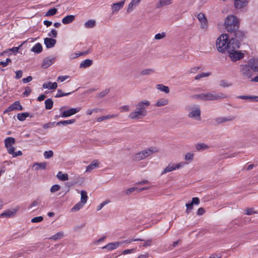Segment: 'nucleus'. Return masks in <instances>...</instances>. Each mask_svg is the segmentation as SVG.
Masks as SVG:
<instances>
[{"mask_svg":"<svg viewBox=\"0 0 258 258\" xmlns=\"http://www.w3.org/2000/svg\"><path fill=\"white\" fill-rule=\"evenodd\" d=\"M225 253L224 252H223L222 253H215L212 256H210L209 258H221L223 256H224L223 254ZM226 256H225V257Z\"/></svg>","mask_w":258,"mask_h":258,"instance_id":"680f3d73","label":"nucleus"},{"mask_svg":"<svg viewBox=\"0 0 258 258\" xmlns=\"http://www.w3.org/2000/svg\"><path fill=\"white\" fill-rule=\"evenodd\" d=\"M175 165H174L172 163L169 164L168 166H167L162 172V174L166 173L169 172H171L174 170H176Z\"/></svg>","mask_w":258,"mask_h":258,"instance_id":"7c9ffc66","label":"nucleus"},{"mask_svg":"<svg viewBox=\"0 0 258 258\" xmlns=\"http://www.w3.org/2000/svg\"><path fill=\"white\" fill-rule=\"evenodd\" d=\"M33 116L34 115L33 114H30L27 112L18 113L17 114V118L21 121H24L27 117H33Z\"/></svg>","mask_w":258,"mask_h":258,"instance_id":"6ab92c4d","label":"nucleus"},{"mask_svg":"<svg viewBox=\"0 0 258 258\" xmlns=\"http://www.w3.org/2000/svg\"><path fill=\"white\" fill-rule=\"evenodd\" d=\"M157 89L165 92V93H168L169 92V89L167 86H164L163 84H158L156 86Z\"/></svg>","mask_w":258,"mask_h":258,"instance_id":"c9c22d12","label":"nucleus"},{"mask_svg":"<svg viewBox=\"0 0 258 258\" xmlns=\"http://www.w3.org/2000/svg\"><path fill=\"white\" fill-rule=\"evenodd\" d=\"M235 118L233 116H228V117H217L215 119V121L218 124H221L224 122L230 121L234 120Z\"/></svg>","mask_w":258,"mask_h":258,"instance_id":"f3484780","label":"nucleus"},{"mask_svg":"<svg viewBox=\"0 0 258 258\" xmlns=\"http://www.w3.org/2000/svg\"><path fill=\"white\" fill-rule=\"evenodd\" d=\"M71 94V92L69 93H63L62 90L60 89L57 90V92L55 96V97L56 98H60L63 96H66L70 95Z\"/></svg>","mask_w":258,"mask_h":258,"instance_id":"79ce46f5","label":"nucleus"},{"mask_svg":"<svg viewBox=\"0 0 258 258\" xmlns=\"http://www.w3.org/2000/svg\"><path fill=\"white\" fill-rule=\"evenodd\" d=\"M42 86L44 89H55L57 87V84L56 82H48L47 83L43 84Z\"/></svg>","mask_w":258,"mask_h":258,"instance_id":"a878e982","label":"nucleus"},{"mask_svg":"<svg viewBox=\"0 0 258 258\" xmlns=\"http://www.w3.org/2000/svg\"><path fill=\"white\" fill-rule=\"evenodd\" d=\"M60 186L58 184H54L52 185L50 188V191L51 192H55L58 191L60 189Z\"/></svg>","mask_w":258,"mask_h":258,"instance_id":"4d7b16f0","label":"nucleus"},{"mask_svg":"<svg viewBox=\"0 0 258 258\" xmlns=\"http://www.w3.org/2000/svg\"><path fill=\"white\" fill-rule=\"evenodd\" d=\"M194 154L192 153L188 152L185 154L184 159L186 164L191 163L194 159Z\"/></svg>","mask_w":258,"mask_h":258,"instance_id":"2f4dec72","label":"nucleus"},{"mask_svg":"<svg viewBox=\"0 0 258 258\" xmlns=\"http://www.w3.org/2000/svg\"><path fill=\"white\" fill-rule=\"evenodd\" d=\"M232 85L231 83L227 82L225 80H221L220 82V86L222 87H228Z\"/></svg>","mask_w":258,"mask_h":258,"instance_id":"3c124183","label":"nucleus"},{"mask_svg":"<svg viewBox=\"0 0 258 258\" xmlns=\"http://www.w3.org/2000/svg\"><path fill=\"white\" fill-rule=\"evenodd\" d=\"M158 151L157 149L155 147H151L147 149L144 150L141 152L143 154L144 157L146 158L152 154L156 153Z\"/></svg>","mask_w":258,"mask_h":258,"instance_id":"4468645a","label":"nucleus"},{"mask_svg":"<svg viewBox=\"0 0 258 258\" xmlns=\"http://www.w3.org/2000/svg\"><path fill=\"white\" fill-rule=\"evenodd\" d=\"M255 213L256 212L254 211L253 208H248L245 210V214L247 215H251Z\"/></svg>","mask_w":258,"mask_h":258,"instance_id":"bf43d9fd","label":"nucleus"},{"mask_svg":"<svg viewBox=\"0 0 258 258\" xmlns=\"http://www.w3.org/2000/svg\"><path fill=\"white\" fill-rule=\"evenodd\" d=\"M124 3L125 0H121L118 3L113 4L111 6L112 13H115L117 12L123 7Z\"/></svg>","mask_w":258,"mask_h":258,"instance_id":"ddd939ff","label":"nucleus"},{"mask_svg":"<svg viewBox=\"0 0 258 258\" xmlns=\"http://www.w3.org/2000/svg\"><path fill=\"white\" fill-rule=\"evenodd\" d=\"M200 69L199 67H195L190 68L188 70L187 73L188 74H195Z\"/></svg>","mask_w":258,"mask_h":258,"instance_id":"864d4df0","label":"nucleus"},{"mask_svg":"<svg viewBox=\"0 0 258 258\" xmlns=\"http://www.w3.org/2000/svg\"><path fill=\"white\" fill-rule=\"evenodd\" d=\"M16 213V211H11L8 210L0 215V217H11L12 216L15 215Z\"/></svg>","mask_w":258,"mask_h":258,"instance_id":"4c0bfd02","label":"nucleus"},{"mask_svg":"<svg viewBox=\"0 0 258 258\" xmlns=\"http://www.w3.org/2000/svg\"><path fill=\"white\" fill-rule=\"evenodd\" d=\"M55 60L54 58H50L47 57L43 59L42 67L43 68H47L52 65Z\"/></svg>","mask_w":258,"mask_h":258,"instance_id":"dca6fc26","label":"nucleus"},{"mask_svg":"<svg viewBox=\"0 0 258 258\" xmlns=\"http://www.w3.org/2000/svg\"><path fill=\"white\" fill-rule=\"evenodd\" d=\"M145 159L143 156V154L141 152L138 153L134 155L133 156V160L135 161H139Z\"/></svg>","mask_w":258,"mask_h":258,"instance_id":"a19ab883","label":"nucleus"},{"mask_svg":"<svg viewBox=\"0 0 258 258\" xmlns=\"http://www.w3.org/2000/svg\"><path fill=\"white\" fill-rule=\"evenodd\" d=\"M196 148L198 151H202L208 149L209 147L204 143H199L196 145Z\"/></svg>","mask_w":258,"mask_h":258,"instance_id":"c756f323","label":"nucleus"},{"mask_svg":"<svg viewBox=\"0 0 258 258\" xmlns=\"http://www.w3.org/2000/svg\"><path fill=\"white\" fill-rule=\"evenodd\" d=\"M81 109V108L80 107L72 108L69 110L62 111L58 116L63 118L68 117L79 112Z\"/></svg>","mask_w":258,"mask_h":258,"instance_id":"6e6552de","label":"nucleus"},{"mask_svg":"<svg viewBox=\"0 0 258 258\" xmlns=\"http://www.w3.org/2000/svg\"><path fill=\"white\" fill-rule=\"evenodd\" d=\"M194 204L191 202L186 204L185 206L186 207V212L189 213V211L193 209Z\"/></svg>","mask_w":258,"mask_h":258,"instance_id":"0e129e2a","label":"nucleus"},{"mask_svg":"<svg viewBox=\"0 0 258 258\" xmlns=\"http://www.w3.org/2000/svg\"><path fill=\"white\" fill-rule=\"evenodd\" d=\"M81 202L83 204H85L88 200V196L87 194V192L85 190H82L81 192Z\"/></svg>","mask_w":258,"mask_h":258,"instance_id":"58836bf2","label":"nucleus"},{"mask_svg":"<svg viewBox=\"0 0 258 258\" xmlns=\"http://www.w3.org/2000/svg\"><path fill=\"white\" fill-rule=\"evenodd\" d=\"M173 0H160L156 4V8H160L172 3Z\"/></svg>","mask_w":258,"mask_h":258,"instance_id":"b1692460","label":"nucleus"},{"mask_svg":"<svg viewBox=\"0 0 258 258\" xmlns=\"http://www.w3.org/2000/svg\"><path fill=\"white\" fill-rule=\"evenodd\" d=\"M248 63L250 65L252 68L253 72H258V59L257 58H252L250 59Z\"/></svg>","mask_w":258,"mask_h":258,"instance_id":"a211bd4d","label":"nucleus"},{"mask_svg":"<svg viewBox=\"0 0 258 258\" xmlns=\"http://www.w3.org/2000/svg\"><path fill=\"white\" fill-rule=\"evenodd\" d=\"M150 105L148 100H143L138 102L136 105V110L131 112L128 117L133 119H141L147 114L146 108Z\"/></svg>","mask_w":258,"mask_h":258,"instance_id":"7ed1b4c3","label":"nucleus"},{"mask_svg":"<svg viewBox=\"0 0 258 258\" xmlns=\"http://www.w3.org/2000/svg\"><path fill=\"white\" fill-rule=\"evenodd\" d=\"M192 204L198 205L200 204V199L197 197H195L192 199V201L191 202Z\"/></svg>","mask_w":258,"mask_h":258,"instance_id":"338daca9","label":"nucleus"},{"mask_svg":"<svg viewBox=\"0 0 258 258\" xmlns=\"http://www.w3.org/2000/svg\"><path fill=\"white\" fill-rule=\"evenodd\" d=\"M197 18L201 23V28L203 29H207L208 27V21L205 14L200 13L198 15Z\"/></svg>","mask_w":258,"mask_h":258,"instance_id":"9b49d317","label":"nucleus"},{"mask_svg":"<svg viewBox=\"0 0 258 258\" xmlns=\"http://www.w3.org/2000/svg\"><path fill=\"white\" fill-rule=\"evenodd\" d=\"M238 98L241 99H249L251 101H253L255 102H258V96H245V95H241L238 97Z\"/></svg>","mask_w":258,"mask_h":258,"instance_id":"c85d7f7f","label":"nucleus"},{"mask_svg":"<svg viewBox=\"0 0 258 258\" xmlns=\"http://www.w3.org/2000/svg\"><path fill=\"white\" fill-rule=\"evenodd\" d=\"M44 42L47 48H50L55 45L56 41L52 38H44Z\"/></svg>","mask_w":258,"mask_h":258,"instance_id":"2eb2a0df","label":"nucleus"},{"mask_svg":"<svg viewBox=\"0 0 258 258\" xmlns=\"http://www.w3.org/2000/svg\"><path fill=\"white\" fill-rule=\"evenodd\" d=\"M75 19V16L74 15H68L62 19V23L63 24H69L73 22Z\"/></svg>","mask_w":258,"mask_h":258,"instance_id":"aec40b11","label":"nucleus"},{"mask_svg":"<svg viewBox=\"0 0 258 258\" xmlns=\"http://www.w3.org/2000/svg\"><path fill=\"white\" fill-rule=\"evenodd\" d=\"M99 164L97 162L93 161L87 166L86 172H90L93 169L98 167Z\"/></svg>","mask_w":258,"mask_h":258,"instance_id":"cd10ccee","label":"nucleus"},{"mask_svg":"<svg viewBox=\"0 0 258 258\" xmlns=\"http://www.w3.org/2000/svg\"><path fill=\"white\" fill-rule=\"evenodd\" d=\"M165 36L166 33L165 32H162V33H158L155 35V39L157 40H159L164 38Z\"/></svg>","mask_w":258,"mask_h":258,"instance_id":"5fc2aeb1","label":"nucleus"},{"mask_svg":"<svg viewBox=\"0 0 258 258\" xmlns=\"http://www.w3.org/2000/svg\"><path fill=\"white\" fill-rule=\"evenodd\" d=\"M69 77L68 76H60L58 77L57 81L60 82L64 81L67 79Z\"/></svg>","mask_w":258,"mask_h":258,"instance_id":"69168bd1","label":"nucleus"},{"mask_svg":"<svg viewBox=\"0 0 258 258\" xmlns=\"http://www.w3.org/2000/svg\"><path fill=\"white\" fill-rule=\"evenodd\" d=\"M224 26L226 33L232 38V41L234 39L239 41H243L245 38V33L239 29V21L237 17L234 15H229L225 19Z\"/></svg>","mask_w":258,"mask_h":258,"instance_id":"f257e3e1","label":"nucleus"},{"mask_svg":"<svg viewBox=\"0 0 258 258\" xmlns=\"http://www.w3.org/2000/svg\"><path fill=\"white\" fill-rule=\"evenodd\" d=\"M31 51L39 54L42 51V46L40 43H37L34 46L31 48Z\"/></svg>","mask_w":258,"mask_h":258,"instance_id":"393cba45","label":"nucleus"},{"mask_svg":"<svg viewBox=\"0 0 258 258\" xmlns=\"http://www.w3.org/2000/svg\"><path fill=\"white\" fill-rule=\"evenodd\" d=\"M53 105V102L50 98L47 99L45 101V107L46 109H51Z\"/></svg>","mask_w":258,"mask_h":258,"instance_id":"e433bc0d","label":"nucleus"},{"mask_svg":"<svg viewBox=\"0 0 258 258\" xmlns=\"http://www.w3.org/2000/svg\"><path fill=\"white\" fill-rule=\"evenodd\" d=\"M225 94L222 93H215L214 92L207 93H202L197 95V98L204 101H213L226 98Z\"/></svg>","mask_w":258,"mask_h":258,"instance_id":"20e7f679","label":"nucleus"},{"mask_svg":"<svg viewBox=\"0 0 258 258\" xmlns=\"http://www.w3.org/2000/svg\"><path fill=\"white\" fill-rule=\"evenodd\" d=\"M23 72L21 70H19L16 72L15 78L17 79H20L22 77Z\"/></svg>","mask_w":258,"mask_h":258,"instance_id":"774afa93","label":"nucleus"},{"mask_svg":"<svg viewBox=\"0 0 258 258\" xmlns=\"http://www.w3.org/2000/svg\"><path fill=\"white\" fill-rule=\"evenodd\" d=\"M186 110L188 112V117L198 120H201V111L199 105L188 106L186 107Z\"/></svg>","mask_w":258,"mask_h":258,"instance_id":"39448f33","label":"nucleus"},{"mask_svg":"<svg viewBox=\"0 0 258 258\" xmlns=\"http://www.w3.org/2000/svg\"><path fill=\"white\" fill-rule=\"evenodd\" d=\"M55 124H56V122H48V123L43 124V127L44 129H47L48 128H52L54 126Z\"/></svg>","mask_w":258,"mask_h":258,"instance_id":"603ef678","label":"nucleus"},{"mask_svg":"<svg viewBox=\"0 0 258 258\" xmlns=\"http://www.w3.org/2000/svg\"><path fill=\"white\" fill-rule=\"evenodd\" d=\"M96 21L94 20H89L86 22L84 24V27L86 28H92L95 27Z\"/></svg>","mask_w":258,"mask_h":258,"instance_id":"72a5a7b5","label":"nucleus"},{"mask_svg":"<svg viewBox=\"0 0 258 258\" xmlns=\"http://www.w3.org/2000/svg\"><path fill=\"white\" fill-rule=\"evenodd\" d=\"M168 103V100L166 98H162L159 100L155 104V106L161 107L167 105Z\"/></svg>","mask_w":258,"mask_h":258,"instance_id":"f704fd0d","label":"nucleus"},{"mask_svg":"<svg viewBox=\"0 0 258 258\" xmlns=\"http://www.w3.org/2000/svg\"><path fill=\"white\" fill-rule=\"evenodd\" d=\"M84 204L81 203V202L78 203L77 204L74 206L72 209V211H79L84 205Z\"/></svg>","mask_w":258,"mask_h":258,"instance_id":"49530a36","label":"nucleus"},{"mask_svg":"<svg viewBox=\"0 0 258 258\" xmlns=\"http://www.w3.org/2000/svg\"><path fill=\"white\" fill-rule=\"evenodd\" d=\"M47 166V163L44 162L42 163H35L33 165V167L35 168L36 170L40 169L45 170Z\"/></svg>","mask_w":258,"mask_h":258,"instance_id":"412c9836","label":"nucleus"},{"mask_svg":"<svg viewBox=\"0 0 258 258\" xmlns=\"http://www.w3.org/2000/svg\"><path fill=\"white\" fill-rule=\"evenodd\" d=\"M57 178L62 181H65L68 179V175L67 173H63L61 171H59L56 175Z\"/></svg>","mask_w":258,"mask_h":258,"instance_id":"473e14b6","label":"nucleus"},{"mask_svg":"<svg viewBox=\"0 0 258 258\" xmlns=\"http://www.w3.org/2000/svg\"><path fill=\"white\" fill-rule=\"evenodd\" d=\"M15 143V140L13 137H8L5 140V147L13 146Z\"/></svg>","mask_w":258,"mask_h":258,"instance_id":"bb28decb","label":"nucleus"},{"mask_svg":"<svg viewBox=\"0 0 258 258\" xmlns=\"http://www.w3.org/2000/svg\"><path fill=\"white\" fill-rule=\"evenodd\" d=\"M10 62H11V59L9 58H7L5 61H0V65L2 66L3 67H6Z\"/></svg>","mask_w":258,"mask_h":258,"instance_id":"6e6d98bb","label":"nucleus"},{"mask_svg":"<svg viewBox=\"0 0 258 258\" xmlns=\"http://www.w3.org/2000/svg\"><path fill=\"white\" fill-rule=\"evenodd\" d=\"M232 38L226 34H222L217 39L216 45L217 50L221 53L229 51L230 49H238L242 41L234 39L232 41Z\"/></svg>","mask_w":258,"mask_h":258,"instance_id":"f03ea898","label":"nucleus"},{"mask_svg":"<svg viewBox=\"0 0 258 258\" xmlns=\"http://www.w3.org/2000/svg\"><path fill=\"white\" fill-rule=\"evenodd\" d=\"M253 71L252 68L249 64L240 66V73L244 78H250L252 76Z\"/></svg>","mask_w":258,"mask_h":258,"instance_id":"423d86ee","label":"nucleus"},{"mask_svg":"<svg viewBox=\"0 0 258 258\" xmlns=\"http://www.w3.org/2000/svg\"><path fill=\"white\" fill-rule=\"evenodd\" d=\"M211 74V72H209V73H202L198 74L195 77V79L196 80H200V79H201L202 78L208 77V76H210Z\"/></svg>","mask_w":258,"mask_h":258,"instance_id":"37998d69","label":"nucleus"},{"mask_svg":"<svg viewBox=\"0 0 258 258\" xmlns=\"http://www.w3.org/2000/svg\"><path fill=\"white\" fill-rule=\"evenodd\" d=\"M109 90L108 89H105L103 90V91L99 93V94H98V97L99 98H103L109 93Z\"/></svg>","mask_w":258,"mask_h":258,"instance_id":"13d9d810","label":"nucleus"},{"mask_svg":"<svg viewBox=\"0 0 258 258\" xmlns=\"http://www.w3.org/2000/svg\"><path fill=\"white\" fill-rule=\"evenodd\" d=\"M137 6V5L135 3H133V1H131V2L129 4L128 6L127 12L131 13L134 10V8Z\"/></svg>","mask_w":258,"mask_h":258,"instance_id":"de8ad7c7","label":"nucleus"},{"mask_svg":"<svg viewBox=\"0 0 258 258\" xmlns=\"http://www.w3.org/2000/svg\"><path fill=\"white\" fill-rule=\"evenodd\" d=\"M76 122L75 119H71L69 120H65L59 121L57 122H56V125L58 126L63 125L66 126L68 124H73Z\"/></svg>","mask_w":258,"mask_h":258,"instance_id":"4be33fe9","label":"nucleus"},{"mask_svg":"<svg viewBox=\"0 0 258 258\" xmlns=\"http://www.w3.org/2000/svg\"><path fill=\"white\" fill-rule=\"evenodd\" d=\"M57 10L55 8H52L49 10L45 14V16H53L56 14Z\"/></svg>","mask_w":258,"mask_h":258,"instance_id":"c03bdc74","label":"nucleus"},{"mask_svg":"<svg viewBox=\"0 0 258 258\" xmlns=\"http://www.w3.org/2000/svg\"><path fill=\"white\" fill-rule=\"evenodd\" d=\"M154 72V69H145V70H143L141 72V74L142 75H150V74L153 73Z\"/></svg>","mask_w":258,"mask_h":258,"instance_id":"a18cd8bd","label":"nucleus"},{"mask_svg":"<svg viewBox=\"0 0 258 258\" xmlns=\"http://www.w3.org/2000/svg\"><path fill=\"white\" fill-rule=\"evenodd\" d=\"M43 217L42 216L35 217L32 218L31 220L32 223H38L42 221Z\"/></svg>","mask_w":258,"mask_h":258,"instance_id":"8fccbe9b","label":"nucleus"},{"mask_svg":"<svg viewBox=\"0 0 258 258\" xmlns=\"http://www.w3.org/2000/svg\"><path fill=\"white\" fill-rule=\"evenodd\" d=\"M7 149L8 152L9 154L13 155L15 152V148L11 146L10 147H6Z\"/></svg>","mask_w":258,"mask_h":258,"instance_id":"e2e57ef3","label":"nucleus"},{"mask_svg":"<svg viewBox=\"0 0 258 258\" xmlns=\"http://www.w3.org/2000/svg\"><path fill=\"white\" fill-rule=\"evenodd\" d=\"M63 237V232H59L55 234L52 235L51 237L49 238L50 239H53L54 240H57L58 239H61Z\"/></svg>","mask_w":258,"mask_h":258,"instance_id":"ea45409f","label":"nucleus"},{"mask_svg":"<svg viewBox=\"0 0 258 258\" xmlns=\"http://www.w3.org/2000/svg\"><path fill=\"white\" fill-rule=\"evenodd\" d=\"M236 49H230V50L228 51L229 57L233 61L241 59L244 56L243 53L237 51Z\"/></svg>","mask_w":258,"mask_h":258,"instance_id":"0eeeda50","label":"nucleus"},{"mask_svg":"<svg viewBox=\"0 0 258 258\" xmlns=\"http://www.w3.org/2000/svg\"><path fill=\"white\" fill-rule=\"evenodd\" d=\"M53 155V152L51 150L45 151L44 153V156L46 159H49Z\"/></svg>","mask_w":258,"mask_h":258,"instance_id":"09e8293b","label":"nucleus"},{"mask_svg":"<svg viewBox=\"0 0 258 258\" xmlns=\"http://www.w3.org/2000/svg\"><path fill=\"white\" fill-rule=\"evenodd\" d=\"M57 33L55 29H52L50 32L48 33V36L49 37H52L56 38L57 37Z\"/></svg>","mask_w":258,"mask_h":258,"instance_id":"052dcab7","label":"nucleus"},{"mask_svg":"<svg viewBox=\"0 0 258 258\" xmlns=\"http://www.w3.org/2000/svg\"><path fill=\"white\" fill-rule=\"evenodd\" d=\"M93 64V60L90 59H86L81 62L80 64V68H87Z\"/></svg>","mask_w":258,"mask_h":258,"instance_id":"5701e85b","label":"nucleus"},{"mask_svg":"<svg viewBox=\"0 0 258 258\" xmlns=\"http://www.w3.org/2000/svg\"><path fill=\"white\" fill-rule=\"evenodd\" d=\"M249 3V0H234V5L236 9H241L246 7Z\"/></svg>","mask_w":258,"mask_h":258,"instance_id":"f8f14e48","label":"nucleus"},{"mask_svg":"<svg viewBox=\"0 0 258 258\" xmlns=\"http://www.w3.org/2000/svg\"><path fill=\"white\" fill-rule=\"evenodd\" d=\"M23 107L21 105L19 101H15L13 103L11 104L7 109L4 112V113H6L8 112H10L13 111L14 110H22Z\"/></svg>","mask_w":258,"mask_h":258,"instance_id":"1a4fd4ad","label":"nucleus"},{"mask_svg":"<svg viewBox=\"0 0 258 258\" xmlns=\"http://www.w3.org/2000/svg\"><path fill=\"white\" fill-rule=\"evenodd\" d=\"M122 244H123V242H120L118 241L110 242L103 246L102 249H105L106 252H108L116 249L120 245Z\"/></svg>","mask_w":258,"mask_h":258,"instance_id":"9d476101","label":"nucleus"}]
</instances>
